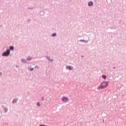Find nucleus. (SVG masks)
Segmentation results:
<instances>
[{"label":"nucleus","mask_w":126,"mask_h":126,"mask_svg":"<svg viewBox=\"0 0 126 126\" xmlns=\"http://www.w3.org/2000/svg\"><path fill=\"white\" fill-rule=\"evenodd\" d=\"M29 9H33V8H28Z\"/></svg>","instance_id":"obj_19"},{"label":"nucleus","mask_w":126,"mask_h":126,"mask_svg":"<svg viewBox=\"0 0 126 126\" xmlns=\"http://www.w3.org/2000/svg\"><path fill=\"white\" fill-rule=\"evenodd\" d=\"M113 68L115 69V68H116V67H113Z\"/></svg>","instance_id":"obj_23"},{"label":"nucleus","mask_w":126,"mask_h":126,"mask_svg":"<svg viewBox=\"0 0 126 126\" xmlns=\"http://www.w3.org/2000/svg\"><path fill=\"white\" fill-rule=\"evenodd\" d=\"M8 50H10V51H13V50H14V47H13V46H11L9 47V49H8Z\"/></svg>","instance_id":"obj_8"},{"label":"nucleus","mask_w":126,"mask_h":126,"mask_svg":"<svg viewBox=\"0 0 126 126\" xmlns=\"http://www.w3.org/2000/svg\"><path fill=\"white\" fill-rule=\"evenodd\" d=\"M16 66V67H18V66Z\"/></svg>","instance_id":"obj_25"},{"label":"nucleus","mask_w":126,"mask_h":126,"mask_svg":"<svg viewBox=\"0 0 126 126\" xmlns=\"http://www.w3.org/2000/svg\"><path fill=\"white\" fill-rule=\"evenodd\" d=\"M88 6H92V5H93V1H90L88 3Z\"/></svg>","instance_id":"obj_9"},{"label":"nucleus","mask_w":126,"mask_h":126,"mask_svg":"<svg viewBox=\"0 0 126 126\" xmlns=\"http://www.w3.org/2000/svg\"><path fill=\"white\" fill-rule=\"evenodd\" d=\"M84 56H81V58H84Z\"/></svg>","instance_id":"obj_21"},{"label":"nucleus","mask_w":126,"mask_h":126,"mask_svg":"<svg viewBox=\"0 0 126 126\" xmlns=\"http://www.w3.org/2000/svg\"><path fill=\"white\" fill-rule=\"evenodd\" d=\"M37 66H35V68H36V67H37Z\"/></svg>","instance_id":"obj_22"},{"label":"nucleus","mask_w":126,"mask_h":126,"mask_svg":"<svg viewBox=\"0 0 126 126\" xmlns=\"http://www.w3.org/2000/svg\"><path fill=\"white\" fill-rule=\"evenodd\" d=\"M41 12H42L43 13H44V12H43V11H41Z\"/></svg>","instance_id":"obj_24"},{"label":"nucleus","mask_w":126,"mask_h":126,"mask_svg":"<svg viewBox=\"0 0 126 126\" xmlns=\"http://www.w3.org/2000/svg\"><path fill=\"white\" fill-rule=\"evenodd\" d=\"M9 55H10V50L8 49H7L6 51L2 53V57H8Z\"/></svg>","instance_id":"obj_2"},{"label":"nucleus","mask_w":126,"mask_h":126,"mask_svg":"<svg viewBox=\"0 0 126 126\" xmlns=\"http://www.w3.org/2000/svg\"><path fill=\"white\" fill-rule=\"evenodd\" d=\"M1 74H2V73L1 72H0V76H1Z\"/></svg>","instance_id":"obj_18"},{"label":"nucleus","mask_w":126,"mask_h":126,"mask_svg":"<svg viewBox=\"0 0 126 126\" xmlns=\"http://www.w3.org/2000/svg\"><path fill=\"white\" fill-rule=\"evenodd\" d=\"M41 100H42V101H44V97H41Z\"/></svg>","instance_id":"obj_17"},{"label":"nucleus","mask_w":126,"mask_h":126,"mask_svg":"<svg viewBox=\"0 0 126 126\" xmlns=\"http://www.w3.org/2000/svg\"><path fill=\"white\" fill-rule=\"evenodd\" d=\"M62 100L63 102H67V101H68V98L65 96H63L62 98Z\"/></svg>","instance_id":"obj_3"},{"label":"nucleus","mask_w":126,"mask_h":126,"mask_svg":"<svg viewBox=\"0 0 126 126\" xmlns=\"http://www.w3.org/2000/svg\"><path fill=\"white\" fill-rule=\"evenodd\" d=\"M33 70H34V68H31L30 71H33Z\"/></svg>","instance_id":"obj_16"},{"label":"nucleus","mask_w":126,"mask_h":126,"mask_svg":"<svg viewBox=\"0 0 126 126\" xmlns=\"http://www.w3.org/2000/svg\"><path fill=\"white\" fill-rule=\"evenodd\" d=\"M21 62L24 63H26V60L24 59H21Z\"/></svg>","instance_id":"obj_10"},{"label":"nucleus","mask_w":126,"mask_h":126,"mask_svg":"<svg viewBox=\"0 0 126 126\" xmlns=\"http://www.w3.org/2000/svg\"><path fill=\"white\" fill-rule=\"evenodd\" d=\"M3 110L4 111V113H7V111H8V109L5 106L3 107Z\"/></svg>","instance_id":"obj_5"},{"label":"nucleus","mask_w":126,"mask_h":126,"mask_svg":"<svg viewBox=\"0 0 126 126\" xmlns=\"http://www.w3.org/2000/svg\"><path fill=\"white\" fill-rule=\"evenodd\" d=\"M17 101H18V98H14L12 101V103L13 104H15V103H17Z\"/></svg>","instance_id":"obj_6"},{"label":"nucleus","mask_w":126,"mask_h":126,"mask_svg":"<svg viewBox=\"0 0 126 126\" xmlns=\"http://www.w3.org/2000/svg\"><path fill=\"white\" fill-rule=\"evenodd\" d=\"M46 58L47 60H48L51 63H53L54 62V60L53 59H51V57H50L49 56H46Z\"/></svg>","instance_id":"obj_4"},{"label":"nucleus","mask_w":126,"mask_h":126,"mask_svg":"<svg viewBox=\"0 0 126 126\" xmlns=\"http://www.w3.org/2000/svg\"><path fill=\"white\" fill-rule=\"evenodd\" d=\"M57 36V33H54L52 34V37H56Z\"/></svg>","instance_id":"obj_13"},{"label":"nucleus","mask_w":126,"mask_h":126,"mask_svg":"<svg viewBox=\"0 0 126 126\" xmlns=\"http://www.w3.org/2000/svg\"><path fill=\"white\" fill-rule=\"evenodd\" d=\"M66 68H68V69H69V70L72 69V68L70 66H66Z\"/></svg>","instance_id":"obj_15"},{"label":"nucleus","mask_w":126,"mask_h":126,"mask_svg":"<svg viewBox=\"0 0 126 126\" xmlns=\"http://www.w3.org/2000/svg\"><path fill=\"white\" fill-rule=\"evenodd\" d=\"M28 22H30V19H29V20H28Z\"/></svg>","instance_id":"obj_20"},{"label":"nucleus","mask_w":126,"mask_h":126,"mask_svg":"<svg viewBox=\"0 0 126 126\" xmlns=\"http://www.w3.org/2000/svg\"><path fill=\"white\" fill-rule=\"evenodd\" d=\"M32 60V57H28L27 58V61H31Z\"/></svg>","instance_id":"obj_11"},{"label":"nucleus","mask_w":126,"mask_h":126,"mask_svg":"<svg viewBox=\"0 0 126 126\" xmlns=\"http://www.w3.org/2000/svg\"><path fill=\"white\" fill-rule=\"evenodd\" d=\"M108 85H109V84L108 83H107V82H103L100 84L99 88H100V89H104V88H106Z\"/></svg>","instance_id":"obj_1"},{"label":"nucleus","mask_w":126,"mask_h":126,"mask_svg":"<svg viewBox=\"0 0 126 126\" xmlns=\"http://www.w3.org/2000/svg\"><path fill=\"white\" fill-rule=\"evenodd\" d=\"M36 106H38V107H41V105H40V102H37L36 103Z\"/></svg>","instance_id":"obj_14"},{"label":"nucleus","mask_w":126,"mask_h":126,"mask_svg":"<svg viewBox=\"0 0 126 126\" xmlns=\"http://www.w3.org/2000/svg\"><path fill=\"white\" fill-rule=\"evenodd\" d=\"M79 41L83 42V43H88V41L87 40H85V39H80L79 40Z\"/></svg>","instance_id":"obj_7"},{"label":"nucleus","mask_w":126,"mask_h":126,"mask_svg":"<svg viewBox=\"0 0 126 126\" xmlns=\"http://www.w3.org/2000/svg\"><path fill=\"white\" fill-rule=\"evenodd\" d=\"M102 78H103V79H107V76L105 75H102Z\"/></svg>","instance_id":"obj_12"}]
</instances>
